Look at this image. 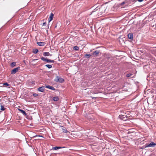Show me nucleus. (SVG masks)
Returning <instances> with one entry per match:
<instances>
[{"label": "nucleus", "mask_w": 156, "mask_h": 156, "mask_svg": "<svg viewBox=\"0 0 156 156\" xmlns=\"http://www.w3.org/2000/svg\"><path fill=\"white\" fill-rule=\"evenodd\" d=\"M0 109L2 111H4L5 110V108L3 105H1Z\"/></svg>", "instance_id": "22"}, {"label": "nucleus", "mask_w": 156, "mask_h": 156, "mask_svg": "<svg viewBox=\"0 0 156 156\" xmlns=\"http://www.w3.org/2000/svg\"><path fill=\"white\" fill-rule=\"evenodd\" d=\"M41 59L43 61H46L47 62H52L53 63L54 61L53 60H51L48 59L46 58H44V57H42L41 58Z\"/></svg>", "instance_id": "1"}, {"label": "nucleus", "mask_w": 156, "mask_h": 156, "mask_svg": "<svg viewBox=\"0 0 156 156\" xmlns=\"http://www.w3.org/2000/svg\"><path fill=\"white\" fill-rule=\"evenodd\" d=\"M46 87L52 90H55V88L49 85L46 86Z\"/></svg>", "instance_id": "13"}, {"label": "nucleus", "mask_w": 156, "mask_h": 156, "mask_svg": "<svg viewBox=\"0 0 156 156\" xmlns=\"http://www.w3.org/2000/svg\"><path fill=\"white\" fill-rule=\"evenodd\" d=\"M20 69V67H18L13 69L11 71V73L13 74L16 73Z\"/></svg>", "instance_id": "4"}, {"label": "nucleus", "mask_w": 156, "mask_h": 156, "mask_svg": "<svg viewBox=\"0 0 156 156\" xmlns=\"http://www.w3.org/2000/svg\"><path fill=\"white\" fill-rule=\"evenodd\" d=\"M55 81L59 83H63L64 81V80L62 78L59 77L57 76L55 80Z\"/></svg>", "instance_id": "2"}, {"label": "nucleus", "mask_w": 156, "mask_h": 156, "mask_svg": "<svg viewBox=\"0 0 156 156\" xmlns=\"http://www.w3.org/2000/svg\"><path fill=\"white\" fill-rule=\"evenodd\" d=\"M91 56V55L90 54H86L84 55V56L85 58H89Z\"/></svg>", "instance_id": "16"}, {"label": "nucleus", "mask_w": 156, "mask_h": 156, "mask_svg": "<svg viewBox=\"0 0 156 156\" xmlns=\"http://www.w3.org/2000/svg\"><path fill=\"white\" fill-rule=\"evenodd\" d=\"M33 96L34 97H37L38 96V94L36 93H34L33 94Z\"/></svg>", "instance_id": "25"}, {"label": "nucleus", "mask_w": 156, "mask_h": 156, "mask_svg": "<svg viewBox=\"0 0 156 156\" xmlns=\"http://www.w3.org/2000/svg\"><path fill=\"white\" fill-rule=\"evenodd\" d=\"M45 66L49 69L51 68L52 67V66L51 65L47 64Z\"/></svg>", "instance_id": "20"}, {"label": "nucleus", "mask_w": 156, "mask_h": 156, "mask_svg": "<svg viewBox=\"0 0 156 156\" xmlns=\"http://www.w3.org/2000/svg\"><path fill=\"white\" fill-rule=\"evenodd\" d=\"M63 127V128L62 129V130H63V132L64 133H67L68 132H69V131H68L66 129H64V127Z\"/></svg>", "instance_id": "18"}, {"label": "nucleus", "mask_w": 156, "mask_h": 156, "mask_svg": "<svg viewBox=\"0 0 156 156\" xmlns=\"http://www.w3.org/2000/svg\"><path fill=\"white\" fill-rule=\"evenodd\" d=\"M3 85L6 86H8L9 85V84L7 83H3Z\"/></svg>", "instance_id": "24"}, {"label": "nucleus", "mask_w": 156, "mask_h": 156, "mask_svg": "<svg viewBox=\"0 0 156 156\" xmlns=\"http://www.w3.org/2000/svg\"><path fill=\"white\" fill-rule=\"evenodd\" d=\"M16 63L15 62H12L11 63V66L12 67H13L16 65Z\"/></svg>", "instance_id": "21"}, {"label": "nucleus", "mask_w": 156, "mask_h": 156, "mask_svg": "<svg viewBox=\"0 0 156 156\" xmlns=\"http://www.w3.org/2000/svg\"><path fill=\"white\" fill-rule=\"evenodd\" d=\"M46 25V23L45 22L43 24V25L44 26H45Z\"/></svg>", "instance_id": "27"}, {"label": "nucleus", "mask_w": 156, "mask_h": 156, "mask_svg": "<svg viewBox=\"0 0 156 156\" xmlns=\"http://www.w3.org/2000/svg\"><path fill=\"white\" fill-rule=\"evenodd\" d=\"M128 38L130 39L131 40H133V34L132 33H129L128 35Z\"/></svg>", "instance_id": "6"}, {"label": "nucleus", "mask_w": 156, "mask_h": 156, "mask_svg": "<svg viewBox=\"0 0 156 156\" xmlns=\"http://www.w3.org/2000/svg\"><path fill=\"white\" fill-rule=\"evenodd\" d=\"M143 1V0H138V1L140 2H142Z\"/></svg>", "instance_id": "28"}, {"label": "nucleus", "mask_w": 156, "mask_h": 156, "mask_svg": "<svg viewBox=\"0 0 156 156\" xmlns=\"http://www.w3.org/2000/svg\"><path fill=\"white\" fill-rule=\"evenodd\" d=\"M38 51V50L37 49H35L33 50V53L34 54L37 53Z\"/></svg>", "instance_id": "17"}, {"label": "nucleus", "mask_w": 156, "mask_h": 156, "mask_svg": "<svg viewBox=\"0 0 156 156\" xmlns=\"http://www.w3.org/2000/svg\"><path fill=\"white\" fill-rule=\"evenodd\" d=\"M44 87L43 86L40 87L38 88V90L39 91L42 92L44 91Z\"/></svg>", "instance_id": "9"}, {"label": "nucleus", "mask_w": 156, "mask_h": 156, "mask_svg": "<svg viewBox=\"0 0 156 156\" xmlns=\"http://www.w3.org/2000/svg\"><path fill=\"white\" fill-rule=\"evenodd\" d=\"M53 14L52 13H51L49 17L48 18L49 22H50L53 19Z\"/></svg>", "instance_id": "8"}, {"label": "nucleus", "mask_w": 156, "mask_h": 156, "mask_svg": "<svg viewBox=\"0 0 156 156\" xmlns=\"http://www.w3.org/2000/svg\"><path fill=\"white\" fill-rule=\"evenodd\" d=\"M79 47L77 46H75L73 47V49L75 50H78L79 49Z\"/></svg>", "instance_id": "19"}, {"label": "nucleus", "mask_w": 156, "mask_h": 156, "mask_svg": "<svg viewBox=\"0 0 156 156\" xmlns=\"http://www.w3.org/2000/svg\"><path fill=\"white\" fill-rule=\"evenodd\" d=\"M43 55H44L45 56H48L49 55H50V56L51 55H50V54L49 53V52H44L43 53Z\"/></svg>", "instance_id": "12"}, {"label": "nucleus", "mask_w": 156, "mask_h": 156, "mask_svg": "<svg viewBox=\"0 0 156 156\" xmlns=\"http://www.w3.org/2000/svg\"><path fill=\"white\" fill-rule=\"evenodd\" d=\"M119 118L122 120L126 121V115H120L119 116Z\"/></svg>", "instance_id": "5"}, {"label": "nucleus", "mask_w": 156, "mask_h": 156, "mask_svg": "<svg viewBox=\"0 0 156 156\" xmlns=\"http://www.w3.org/2000/svg\"><path fill=\"white\" fill-rule=\"evenodd\" d=\"M53 100L55 101H57L59 100L58 97H55L53 98Z\"/></svg>", "instance_id": "15"}, {"label": "nucleus", "mask_w": 156, "mask_h": 156, "mask_svg": "<svg viewBox=\"0 0 156 156\" xmlns=\"http://www.w3.org/2000/svg\"><path fill=\"white\" fill-rule=\"evenodd\" d=\"M132 75V74L131 73H129L126 75V76L127 77H129L130 76Z\"/></svg>", "instance_id": "23"}, {"label": "nucleus", "mask_w": 156, "mask_h": 156, "mask_svg": "<svg viewBox=\"0 0 156 156\" xmlns=\"http://www.w3.org/2000/svg\"><path fill=\"white\" fill-rule=\"evenodd\" d=\"M19 110L20 111V112L22 113H23L24 115L25 116H26L27 115V113H26V112L23 110H21V109H19Z\"/></svg>", "instance_id": "14"}, {"label": "nucleus", "mask_w": 156, "mask_h": 156, "mask_svg": "<svg viewBox=\"0 0 156 156\" xmlns=\"http://www.w3.org/2000/svg\"><path fill=\"white\" fill-rule=\"evenodd\" d=\"M156 144L153 142H151L149 144H145V147H154L155 146Z\"/></svg>", "instance_id": "3"}, {"label": "nucleus", "mask_w": 156, "mask_h": 156, "mask_svg": "<svg viewBox=\"0 0 156 156\" xmlns=\"http://www.w3.org/2000/svg\"><path fill=\"white\" fill-rule=\"evenodd\" d=\"M125 2H122L121 3V4H120V5H123V4H124L125 3Z\"/></svg>", "instance_id": "26"}, {"label": "nucleus", "mask_w": 156, "mask_h": 156, "mask_svg": "<svg viewBox=\"0 0 156 156\" xmlns=\"http://www.w3.org/2000/svg\"><path fill=\"white\" fill-rule=\"evenodd\" d=\"M37 44L39 46H43L44 45L45 43L44 42H37Z\"/></svg>", "instance_id": "10"}, {"label": "nucleus", "mask_w": 156, "mask_h": 156, "mask_svg": "<svg viewBox=\"0 0 156 156\" xmlns=\"http://www.w3.org/2000/svg\"><path fill=\"white\" fill-rule=\"evenodd\" d=\"M100 51H96L93 53V54L96 56H97L98 55Z\"/></svg>", "instance_id": "11"}, {"label": "nucleus", "mask_w": 156, "mask_h": 156, "mask_svg": "<svg viewBox=\"0 0 156 156\" xmlns=\"http://www.w3.org/2000/svg\"><path fill=\"white\" fill-rule=\"evenodd\" d=\"M62 147H55L52 148L51 150H57L59 149L62 148Z\"/></svg>", "instance_id": "7"}, {"label": "nucleus", "mask_w": 156, "mask_h": 156, "mask_svg": "<svg viewBox=\"0 0 156 156\" xmlns=\"http://www.w3.org/2000/svg\"><path fill=\"white\" fill-rule=\"evenodd\" d=\"M37 60V59H33L32 60V61H35Z\"/></svg>", "instance_id": "29"}]
</instances>
